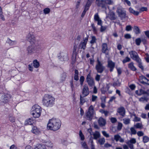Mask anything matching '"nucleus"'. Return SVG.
<instances>
[{
  "instance_id": "f257e3e1",
  "label": "nucleus",
  "mask_w": 149,
  "mask_h": 149,
  "mask_svg": "<svg viewBox=\"0 0 149 149\" xmlns=\"http://www.w3.org/2000/svg\"><path fill=\"white\" fill-rule=\"evenodd\" d=\"M61 125V122L58 119L53 118L50 120L47 124V128L54 131L58 130Z\"/></svg>"
},
{
  "instance_id": "f03ea898",
  "label": "nucleus",
  "mask_w": 149,
  "mask_h": 149,
  "mask_svg": "<svg viewBox=\"0 0 149 149\" xmlns=\"http://www.w3.org/2000/svg\"><path fill=\"white\" fill-rule=\"evenodd\" d=\"M55 100V98L51 95L47 94L43 97L42 102L44 106L51 107L54 104Z\"/></svg>"
},
{
  "instance_id": "7ed1b4c3",
  "label": "nucleus",
  "mask_w": 149,
  "mask_h": 149,
  "mask_svg": "<svg viewBox=\"0 0 149 149\" xmlns=\"http://www.w3.org/2000/svg\"><path fill=\"white\" fill-rule=\"evenodd\" d=\"M26 50L28 54L31 55L40 51L41 48L37 44H34L28 46Z\"/></svg>"
},
{
  "instance_id": "20e7f679",
  "label": "nucleus",
  "mask_w": 149,
  "mask_h": 149,
  "mask_svg": "<svg viewBox=\"0 0 149 149\" xmlns=\"http://www.w3.org/2000/svg\"><path fill=\"white\" fill-rule=\"evenodd\" d=\"M41 111V107L38 105L35 104L32 107L31 113L34 117L38 118L40 116Z\"/></svg>"
},
{
  "instance_id": "39448f33",
  "label": "nucleus",
  "mask_w": 149,
  "mask_h": 149,
  "mask_svg": "<svg viewBox=\"0 0 149 149\" xmlns=\"http://www.w3.org/2000/svg\"><path fill=\"white\" fill-rule=\"evenodd\" d=\"M113 3L111 0H96V3L97 6L102 8L106 9L108 5H111Z\"/></svg>"
},
{
  "instance_id": "423d86ee",
  "label": "nucleus",
  "mask_w": 149,
  "mask_h": 149,
  "mask_svg": "<svg viewBox=\"0 0 149 149\" xmlns=\"http://www.w3.org/2000/svg\"><path fill=\"white\" fill-rule=\"evenodd\" d=\"M116 12L118 13V16L120 17L121 20H123L124 21L125 20L126 18L128 17L126 15V11L121 7L117 8Z\"/></svg>"
},
{
  "instance_id": "0eeeda50",
  "label": "nucleus",
  "mask_w": 149,
  "mask_h": 149,
  "mask_svg": "<svg viewBox=\"0 0 149 149\" xmlns=\"http://www.w3.org/2000/svg\"><path fill=\"white\" fill-rule=\"evenodd\" d=\"M95 68L98 73H102L105 69V67L103 65L102 63L100 61L99 59L97 60V63L95 67Z\"/></svg>"
},
{
  "instance_id": "6e6552de",
  "label": "nucleus",
  "mask_w": 149,
  "mask_h": 149,
  "mask_svg": "<svg viewBox=\"0 0 149 149\" xmlns=\"http://www.w3.org/2000/svg\"><path fill=\"white\" fill-rule=\"evenodd\" d=\"M0 96H1V101L4 104L8 102L9 100L11 97L10 95L3 93H0Z\"/></svg>"
},
{
  "instance_id": "1a4fd4ad",
  "label": "nucleus",
  "mask_w": 149,
  "mask_h": 149,
  "mask_svg": "<svg viewBox=\"0 0 149 149\" xmlns=\"http://www.w3.org/2000/svg\"><path fill=\"white\" fill-rule=\"evenodd\" d=\"M94 114V107L92 105H91L88 108V111L86 113V117L88 118V119L91 120L92 119Z\"/></svg>"
},
{
  "instance_id": "9d476101",
  "label": "nucleus",
  "mask_w": 149,
  "mask_h": 149,
  "mask_svg": "<svg viewBox=\"0 0 149 149\" xmlns=\"http://www.w3.org/2000/svg\"><path fill=\"white\" fill-rule=\"evenodd\" d=\"M130 57L136 62L138 61L141 59L139 57L137 53L134 51H131L129 52Z\"/></svg>"
},
{
  "instance_id": "9b49d317",
  "label": "nucleus",
  "mask_w": 149,
  "mask_h": 149,
  "mask_svg": "<svg viewBox=\"0 0 149 149\" xmlns=\"http://www.w3.org/2000/svg\"><path fill=\"white\" fill-rule=\"evenodd\" d=\"M86 79L88 84L90 86L93 87L94 85V79L91 77L90 73L87 75Z\"/></svg>"
},
{
  "instance_id": "f8f14e48",
  "label": "nucleus",
  "mask_w": 149,
  "mask_h": 149,
  "mask_svg": "<svg viewBox=\"0 0 149 149\" xmlns=\"http://www.w3.org/2000/svg\"><path fill=\"white\" fill-rule=\"evenodd\" d=\"M27 40L31 44H36L35 43V38L32 33H28L27 37Z\"/></svg>"
},
{
  "instance_id": "ddd939ff",
  "label": "nucleus",
  "mask_w": 149,
  "mask_h": 149,
  "mask_svg": "<svg viewBox=\"0 0 149 149\" xmlns=\"http://www.w3.org/2000/svg\"><path fill=\"white\" fill-rule=\"evenodd\" d=\"M102 52L106 55H108L109 51L108 49V45L106 43H103L102 46Z\"/></svg>"
},
{
  "instance_id": "4468645a",
  "label": "nucleus",
  "mask_w": 149,
  "mask_h": 149,
  "mask_svg": "<svg viewBox=\"0 0 149 149\" xmlns=\"http://www.w3.org/2000/svg\"><path fill=\"white\" fill-rule=\"evenodd\" d=\"M68 53L67 51H65L61 53V57L60 58V60L61 61H66L68 60Z\"/></svg>"
},
{
  "instance_id": "2eb2a0df",
  "label": "nucleus",
  "mask_w": 149,
  "mask_h": 149,
  "mask_svg": "<svg viewBox=\"0 0 149 149\" xmlns=\"http://www.w3.org/2000/svg\"><path fill=\"white\" fill-rule=\"evenodd\" d=\"M117 112L122 117L125 116V110L124 107H120L118 108L117 110Z\"/></svg>"
},
{
  "instance_id": "dca6fc26",
  "label": "nucleus",
  "mask_w": 149,
  "mask_h": 149,
  "mask_svg": "<svg viewBox=\"0 0 149 149\" xmlns=\"http://www.w3.org/2000/svg\"><path fill=\"white\" fill-rule=\"evenodd\" d=\"M89 93V91L88 86L87 85L84 86L82 90V95L84 97L87 96Z\"/></svg>"
},
{
  "instance_id": "f3484780",
  "label": "nucleus",
  "mask_w": 149,
  "mask_h": 149,
  "mask_svg": "<svg viewBox=\"0 0 149 149\" xmlns=\"http://www.w3.org/2000/svg\"><path fill=\"white\" fill-rule=\"evenodd\" d=\"M88 37L85 38L83 42H81L79 45V47L84 50L86 47V45L87 44V41H88Z\"/></svg>"
},
{
  "instance_id": "a211bd4d",
  "label": "nucleus",
  "mask_w": 149,
  "mask_h": 149,
  "mask_svg": "<svg viewBox=\"0 0 149 149\" xmlns=\"http://www.w3.org/2000/svg\"><path fill=\"white\" fill-rule=\"evenodd\" d=\"M98 123L100 126L103 127L106 124V120L103 118L100 117L98 120Z\"/></svg>"
},
{
  "instance_id": "6ab92c4d",
  "label": "nucleus",
  "mask_w": 149,
  "mask_h": 149,
  "mask_svg": "<svg viewBox=\"0 0 149 149\" xmlns=\"http://www.w3.org/2000/svg\"><path fill=\"white\" fill-rule=\"evenodd\" d=\"M94 19L95 21L97 22V24L98 25H101L102 24L101 20L100 19L98 13H96L94 16Z\"/></svg>"
},
{
  "instance_id": "aec40b11",
  "label": "nucleus",
  "mask_w": 149,
  "mask_h": 149,
  "mask_svg": "<svg viewBox=\"0 0 149 149\" xmlns=\"http://www.w3.org/2000/svg\"><path fill=\"white\" fill-rule=\"evenodd\" d=\"M108 67L110 68V70L111 72L113 70L115 67V63L112 61H110L108 62Z\"/></svg>"
},
{
  "instance_id": "412c9836",
  "label": "nucleus",
  "mask_w": 149,
  "mask_h": 149,
  "mask_svg": "<svg viewBox=\"0 0 149 149\" xmlns=\"http://www.w3.org/2000/svg\"><path fill=\"white\" fill-rule=\"evenodd\" d=\"M94 139L95 140L97 139L100 137V132L98 131H95L93 134Z\"/></svg>"
},
{
  "instance_id": "4be33fe9",
  "label": "nucleus",
  "mask_w": 149,
  "mask_h": 149,
  "mask_svg": "<svg viewBox=\"0 0 149 149\" xmlns=\"http://www.w3.org/2000/svg\"><path fill=\"white\" fill-rule=\"evenodd\" d=\"M128 67L133 71H136L137 70L136 68L134 66L133 62H131L128 64Z\"/></svg>"
},
{
  "instance_id": "5701e85b",
  "label": "nucleus",
  "mask_w": 149,
  "mask_h": 149,
  "mask_svg": "<svg viewBox=\"0 0 149 149\" xmlns=\"http://www.w3.org/2000/svg\"><path fill=\"white\" fill-rule=\"evenodd\" d=\"M94 0H88L85 6V8L87 9L88 10L89 7L91 6L92 2Z\"/></svg>"
},
{
  "instance_id": "b1692460",
  "label": "nucleus",
  "mask_w": 149,
  "mask_h": 149,
  "mask_svg": "<svg viewBox=\"0 0 149 149\" xmlns=\"http://www.w3.org/2000/svg\"><path fill=\"white\" fill-rule=\"evenodd\" d=\"M129 11L130 13L133 14L137 16L139 14V12L134 10L132 8L130 7L129 9Z\"/></svg>"
},
{
  "instance_id": "393cba45",
  "label": "nucleus",
  "mask_w": 149,
  "mask_h": 149,
  "mask_svg": "<svg viewBox=\"0 0 149 149\" xmlns=\"http://www.w3.org/2000/svg\"><path fill=\"white\" fill-rule=\"evenodd\" d=\"M77 45L75 44L73 49L72 56H76L77 54Z\"/></svg>"
},
{
  "instance_id": "a878e982",
  "label": "nucleus",
  "mask_w": 149,
  "mask_h": 149,
  "mask_svg": "<svg viewBox=\"0 0 149 149\" xmlns=\"http://www.w3.org/2000/svg\"><path fill=\"white\" fill-rule=\"evenodd\" d=\"M7 42L8 43L10 46L15 45L17 43V42L16 41L11 40L9 38L7 39Z\"/></svg>"
},
{
  "instance_id": "bb28decb",
  "label": "nucleus",
  "mask_w": 149,
  "mask_h": 149,
  "mask_svg": "<svg viewBox=\"0 0 149 149\" xmlns=\"http://www.w3.org/2000/svg\"><path fill=\"white\" fill-rule=\"evenodd\" d=\"M109 19L111 20H114L116 19L115 17V14L113 12H111L110 13L109 15Z\"/></svg>"
},
{
  "instance_id": "cd10ccee",
  "label": "nucleus",
  "mask_w": 149,
  "mask_h": 149,
  "mask_svg": "<svg viewBox=\"0 0 149 149\" xmlns=\"http://www.w3.org/2000/svg\"><path fill=\"white\" fill-rule=\"evenodd\" d=\"M134 127L136 129H141L143 128V125L141 123H137L134 125Z\"/></svg>"
},
{
  "instance_id": "c85d7f7f",
  "label": "nucleus",
  "mask_w": 149,
  "mask_h": 149,
  "mask_svg": "<svg viewBox=\"0 0 149 149\" xmlns=\"http://www.w3.org/2000/svg\"><path fill=\"white\" fill-rule=\"evenodd\" d=\"M33 66L36 68H38L40 66V64L38 62L37 60H35L33 61Z\"/></svg>"
},
{
  "instance_id": "c756f323",
  "label": "nucleus",
  "mask_w": 149,
  "mask_h": 149,
  "mask_svg": "<svg viewBox=\"0 0 149 149\" xmlns=\"http://www.w3.org/2000/svg\"><path fill=\"white\" fill-rule=\"evenodd\" d=\"M74 79L76 81H78L79 80V72L77 70H74Z\"/></svg>"
},
{
  "instance_id": "7c9ffc66",
  "label": "nucleus",
  "mask_w": 149,
  "mask_h": 149,
  "mask_svg": "<svg viewBox=\"0 0 149 149\" xmlns=\"http://www.w3.org/2000/svg\"><path fill=\"white\" fill-rule=\"evenodd\" d=\"M33 120L32 118H29L25 122L26 125H32L33 123Z\"/></svg>"
},
{
  "instance_id": "2f4dec72",
  "label": "nucleus",
  "mask_w": 149,
  "mask_h": 149,
  "mask_svg": "<svg viewBox=\"0 0 149 149\" xmlns=\"http://www.w3.org/2000/svg\"><path fill=\"white\" fill-rule=\"evenodd\" d=\"M147 94L148 95V93L146 91H144L142 89H141L139 90V93L138 94L139 95H141L142 94Z\"/></svg>"
},
{
  "instance_id": "473e14b6",
  "label": "nucleus",
  "mask_w": 149,
  "mask_h": 149,
  "mask_svg": "<svg viewBox=\"0 0 149 149\" xmlns=\"http://www.w3.org/2000/svg\"><path fill=\"white\" fill-rule=\"evenodd\" d=\"M31 131L32 133L35 134H37L39 132L38 129L36 127H33Z\"/></svg>"
},
{
  "instance_id": "72a5a7b5",
  "label": "nucleus",
  "mask_w": 149,
  "mask_h": 149,
  "mask_svg": "<svg viewBox=\"0 0 149 149\" xmlns=\"http://www.w3.org/2000/svg\"><path fill=\"white\" fill-rule=\"evenodd\" d=\"M136 62L138 63V67L143 71L144 70V68L142 65L141 59L139 60V62L137 61Z\"/></svg>"
},
{
  "instance_id": "f704fd0d",
  "label": "nucleus",
  "mask_w": 149,
  "mask_h": 149,
  "mask_svg": "<svg viewBox=\"0 0 149 149\" xmlns=\"http://www.w3.org/2000/svg\"><path fill=\"white\" fill-rule=\"evenodd\" d=\"M134 31L136 34H139L140 33V31L139 28L137 26H134Z\"/></svg>"
},
{
  "instance_id": "c9c22d12",
  "label": "nucleus",
  "mask_w": 149,
  "mask_h": 149,
  "mask_svg": "<svg viewBox=\"0 0 149 149\" xmlns=\"http://www.w3.org/2000/svg\"><path fill=\"white\" fill-rule=\"evenodd\" d=\"M34 149H46V148L44 145L39 144L36 146Z\"/></svg>"
},
{
  "instance_id": "e433bc0d",
  "label": "nucleus",
  "mask_w": 149,
  "mask_h": 149,
  "mask_svg": "<svg viewBox=\"0 0 149 149\" xmlns=\"http://www.w3.org/2000/svg\"><path fill=\"white\" fill-rule=\"evenodd\" d=\"M98 143L100 145L103 144L105 142V139L104 138H101L98 140Z\"/></svg>"
},
{
  "instance_id": "4c0bfd02",
  "label": "nucleus",
  "mask_w": 149,
  "mask_h": 149,
  "mask_svg": "<svg viewBox=\"0 0 149 149\" xmlns=\"http://www.w3.org/2000/svg\"><path fill=\"white\" fill-rule=\"evenodd\" d=\"M123 123L125 125H128L130 123V120L129 118H124L123 119Z\"/></svg>"
},
{
  "instance_id": "58836bf2",
  "label": "nucleus",
  "mask_w": 149,
  "mask_h": 149,
  "mask_svg": "<svg viewBox=\"0 0 149 149\" xmlns=\"http://www.w3.org/2000/svg\"><path fill=\"white\" fill-rule=\"evenodd\" d=\"M141 39V42H142L144 44H146L147 43V38L145 36H142Z\"/></svg>"
},
{
  "instance_id": "ea45409f",
  "label": "nucleus",
  "mask_w": 149,
  "mask_h": 149,
  "mask_svg": "<svg viewBox=\"0 0 149 149\" xmlns=\"http://www.w3.org/2000/svg\"><path fill=\"white\" fill-rule=\"evenodd\" d=\"M97 39L95 36H93L91 37V40L90 41V43L93 44L96 42Z\"/></svg>"
},
{
  "instance_id": "a19ab883",
  "label": "nucleus",
  "mask_w": 149,
  "mask_h": 149,
  "mask_svg": "<svg viewBox=\"0 0 149 149\" xmlns=\"http://www.w3.org/2000/svg\"><path fill=\"white\" fill-rule=\"evenodd\" d=\"M149 140V138L146 136H143V143H146Z\"/></svg>"
},
{
  "instance_id": "79ce46f5",
  "label": "nucleus",
  "mask_w": 149,
  "mask_h": 149,
  "mask_svg": "<svg viewBox=\"0 0 149 149\" xmlns=\"http://www.w3.org/2000/svg\"><path fill=\"white\" fill-rule=\"evenodd\" d=\"M130 61V58L129 57L127 56L123 60L122 62L124 64L127 62H129Z\"/></svg>"
},
{
  "instance_id": "37998d69",
  "label": "nucleus",
  "mask_w": 149,
  "mask_h": 149,
  "mask_svg": "<svg viewBox=\"0 0 149 149\" xmlns=\"http://www.w3.org/2000/svg\"><path fill=\"white\" fill-rule=\"evenodd\" d=\"M130 130L131 134H135L136 133V131L133 127H132L130 128Z\"/></svg>"
},
{
  "instance_id": "c03bdc74",
  "label": "nucleus",
  "mask_w": 149,
  "mask_h": 149,
  "mask_svg": "<svg viewBox=\"0 0 149 149\" xmlns=\"http://www.w3.org/2000/svg\"><path fill=\"white\" fill-rule=\"evenodd\" d=\"M80 104L81 105H82L85 102L86 100L84 98V97H82L81 95H80Z\"/></svg>"
},
{
  "instance_id": "a18cd8bd",
  "label": "nucleus",
  "mask_w": 149,
  "mask_h": 149,
  "mask_svg": "<svg viewBox=\"0 0 149 149\" xmlns=\"http://www.w3.org/2000/svg\"><path fill=\"white\" fill-rule=\"evenodd\" d=\"M79 136L81 138V141H84L85 139L84 136L81 130L79 131Z\"/></svg>"
},
{
  "instance_id": "49530a36",
  "label": "nucleus",
  "mask_w": 149,
  "mask_h": 149,
  "mask_svg": "<svg viewBox=\"0 0 149 149\" xmlns=\"http://www.w3.org/2000/svg\"><path fill=\"white\" fill-rule=\"evenodd\" d=\"M141 42V38H138L135 40L136 43L137 45H140Z\"/></svg>"
},
{
  "instance_id": "de8ad7c7",
  "label": "nucleus",
  "mask_w": 149,
  "mask_h": 149,
  "mask_svg": "<svg viewBox=\"0 0 149 149\" xmlns=\"http://www.w3.org/2000/svg\"><path fill=\"white\" fill-rule=\"evenodd\" d=\"M148 100V99L147 97H141V98H139V100L140 102H143L145 101H147Z\"/></svg>"
},
{
  "instance_id": "09e8293b",
  "label": "nucleus",
  "mask_w": 149,
  "mask_h": 149,
  "mask_svg": "<svg viewBox=\"0 0 149 149\" xmlns=\"http://www.w3.org/2000/svg\"><path fill=\"white\" fill-rule=\"evenodd\" d=\"M120 85V83L118 81H117L116 82H114L113 83V86L114 87L119 86Z\"/></svg>"
},
{
  "instance_id": "8fccbe9b",
  "label": "nucleus",
  "mask_w": 149,
  "mask_h": 149,
  "mask_svg": "<svg viewBox=\"0 0 149 149\" xmlns=\"http://www.w3.org/2000/svg\"><path fill=\"white\" fill-rule=\"evenodd\" d=\"M84 77L83 76H81L80 79V84L82 86L83 84L84 81Z\"/></svg>"
},
{
  "instance_id": "3c124183",
  "label": "nucleus",
  "mask_w": 149,
  "mask_h": 149,
  "mask_svg": "<svg viewBox=\"0 0 149 149\" xmlns=\"http://www.w3.org/2000/svg\"><path fill=\"white\" fill-rule=\"evenodd\" d=\"M91 26L93 29V32L95 33H97V30L94 24H91Z\"/></svg>"
},
{
  "instance_id": "603ef678",
  "label": "nucleus",
  "mask_w": 149,
  "mask_h": 149,
  "mask_svg": "<svg viewBox=\"0 0 149 149\" xmlns=\"http://www.w3.org/2000/svg\"><path fill=\"white\" fill-rule=\"evenodd\" d=\"M120 136L118 134L115 135L114 136V139L116 140V142L118 141L120 138Z\"/></svg>"
},
{
  "instance_id": "864d4df0",
  "label": "nucleus",
  "mask_w": 149,
  "mask_h": 149,
  "mask_svg": "<svg viewBox=\"0 0 149 149\" xmlns=\"http://www.w3.org/2000/svg\"><path fill=\"white\" fill-rule=\"evenodd\" d=\"M44 13L45 14H48L50 12V10L48 8H46L44 9L43 10Z\"/></svg>"
},
{
  "instance_id": "5fc2aeb1",
  "label": "nucleus",
  "mask_w": 149,
  "mask_h": 149,
  "mask_svg": "<svg viewBox=\"0 0 149 149\" xmlns=\"http://www.w3.org/2000/svg\"><path fill=\"white\" fill-rule=\"evenodd\" d=\"M134 116H135V118L133 120L134 122H139L141 120V119L140 118L137 117L135 114H134Z\"/></svg>"
},
{
  "instance_id": "6e6d98bb",
  "label": "nucleus",
  "mask_w": 149,
  "mask_h": 149,
  "mask_svg": "<svg viewBox=\"0 0 149 149\" xmlns=\"http://www.w3.org/2000/svg\"><path fill=\"white\" fill-rule=\"evenodd\" d=\"M102 133L103 135L107 138H108L109 137V134L107 133V132L104 131H102Z\"/></svg>"
},
{
  "instance_id": "4d7b16f0",
  "label": "nucleus",
  "mask_w": 149,
  "mask_h": 149,
  "mask_svg": "<svg viewBox=\"0 0 149 149\" xmlns=\"http://www.w3.org/2000/svg\"><path fill=\"white\" fill-rule=\"evenodd\" d=\"M132 30V27L130 25H127L126 26L125 30L127 31H130Z\"/></svg>"
},
{
  "instance_id": "13d9d810",
  "label": "nucleus",
  "mask_w": 149,
  "mask_h": 149,
  "mask_svg": "<svg viewBox=\"0 0 149 149\" xmlns=\"http://www.w3.org/2000/svg\"><path fill=\"white\" fill-rule=\"evenodd\" d=\"M129 142V143H135L136 142V139L135 138H132L131 139H130Z\"/></svg>"
},
{
  "instance_id": "bf43d9fd",
  "label": "nucleus",
  "mask_w": 149,
  "mask_h": 149,
  "mask_svg": "<svg viewBox=\"0 0 149 149\" xmlns=\"http://www.w3.org/2000/svg\"><path fill=\"white\" fill-rule=\"evenodd\" d=\"M137 134L138 136L139 137L143 136L144 134L143 132L141 131H139L138 132Z\"/></svg>"
},
{
  "instance_id": "052dcab7",
  "label": "nucleus",
  "mask_w": 149,
  "mask_h": 149,
  "mask_svg": "<svg viewBox=\"0 0 149 149\" xmlns=\"http://www.w3.org/2000/svg\"><path fill=\"white\" fill-rule=\"evenodd\" d=\"M123 125L121 123H119L117 126V129L118 130H120L122 128Z\"/></svg>"
},
{
  "instance_id": "680f3d73",
  "label": "nucleus",
  "mask_w": 149,
  "mask_h": 149,
  "mask_svg": "<svg viewBox=\"0 0 149 149\" xmlns=\"http://www.w3.org/2000/svg\"><path fill=\"white\" fill-rule=\"evenodd\" d=\"M100 25L101 26V27L100 29V31L101 32H102L105 31L106 29V27L105 26H102V24L101 25Z\"/></svg>"
},
{
  "instance_id": "e2e57ef3",
  "label": "nucleus",
  "mask_w": 149,
  "mask_h": 149,
  "mask_svg": "<svg viewBox=\"0 0 149 149\" xmlns=\"http://www.w3.org/2000/svg\"><path fill=\"white\" fill-rule=\"evenodd\" d=\"M100 75L97 74L96 77H95V79L97 81H99L100 80Z\"/></svg>"
},
{
  "instance_id": "0e129e2a",
  "label": "nucleus",
  "mask_w": 149,
  "mask_h": 149,
  "mask_svg": "<svg viewBox=\"0 0 149 149\" xmlns=\"http://www.w3.org/2000/svg\"><path fill=\"white\" fill-rule=\"evenodd\" d=\"M82 146L84 148L86 149L88 148V147L86 142H82Z\"/></svg>"
},
{
  "instance_id": "69168bd1",
  "label": "nucleus",
  "mask_w": 149,
  "mask_h": 149,
  "mask_svg": "<svg viewBox=\"0 0 149 149\" xmlns=\"http://www.w3.org/2000/svg\"><path fill=\"white\" fill-rule=\"evenodd\" d=\"M147 10V8L145 7H141L140 9V12H143L144 11H146Z\"/></svg>"
},
{
  "instance_id": "338daca9",
  "label": "nucleus",
  "mask_w": 149,
  "mask_h": 149,
  "mask_svg": "<svg viewBox=\"0 0 149 149\" xmlns=\"http://www.w3.org/2000/svg\"><path fill=\"white\" fill-rule=\"evenodd\" d=\"M97 96L93 95L92 96V101L93 102H94L97 98Z\"/></svg>"
},
{
  "instance_id": "774afa93",
  "label": "nucleus",
  "mask_w": 149,
  "mask_h": 149,
  "mask_svg": "<svg viewBox=\"0 0 149 149\" xmlns=\"http://www.w3.org/2000/svg\"><path fill=\"white\" fill-rule=\"evenodd\" d=\"M111 121L112 123H114L117 121V119L115 118H111Z\"/></svg>"
}]
</instances>
